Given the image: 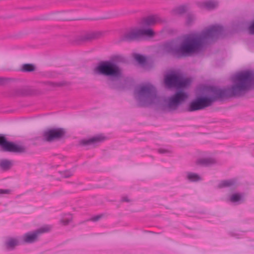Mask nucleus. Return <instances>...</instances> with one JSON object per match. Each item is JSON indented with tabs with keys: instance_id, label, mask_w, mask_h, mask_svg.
<instances>
[{
	"instance_id": "obj_1",
	"label": "nucleus",
	"mask_w": 254,
	"mask_h": 254,
	"mask_svg": "<svg viewBox=\"0 0 254 254\" xmlns=\"http://www.w3.org/2000/svg\"><path fill=\"white\" fill-rule=\"evenodd\" d=\"M224 30L219 25L206 28L199 32L185 35L182 41L167 43L161 47L164 54H170L178 57L190 56L200 51L209 43L222 36Z\"/></svg>"
},
{
	"instance_id": "obj_2",
	"label": "nucleus",
	"mask_w": 254,
	"mask_h": 254,
	"mask_svg": "<svg viewBox=\"0 0 254 254\" xmlns=\"http://www.w3.org/2000/svg\"><path fill=\"white\" fill-rule=\"evenodd\" d=\"M254 87V72L244 71L236 74L233 77L231 87L222 89L216 87H209L206 95L197 98L189 105L187 110L193 112L209 107L218 98L232 96H240Z\"/></svg>"
},
{
	"instance_id": "obj_3",
	"label": "nucleus",
	"mask_w": 254,
	"mask_h": 254,
	"mask_svg": "<svg viewBox=\"0 0 254 254\" xmlns=\"http://www.w3.org/2000/svg\"><path fill=\"white\" fill-rule=\"evenodd\" d=\"M134 97L142 105L151 106L158 110L173 112L188 98L186 93L179 91L167 98L157 95L155 87L150 83L137 86L134 90Z\"/></svg>"
},
{
	"instance_id": "obj_4",
	"label": "nucleus",
	"mask_w": 254,
	"mask_h": 254,
	"mask_svg": "<svg viewBox=\"0 0 254 254\" xmlns=\"http://www.w3.org/2000/svg\"><path fill=\"white\" fill-rule=\"evenodd\" d=\"M162 21L158 15H151L145 17L140 21L139 27L127 30L123 34L121 38L124 41H131L143 36L152 37L155 33L149 26L160 23Z\"/></svg>"
},
{
	"instance_id": "obj_5",
	"label": "nucleus",
	"mask_w": 254,
	"mask_h": 254,
	"mask_svg": "<svg viewBox=\"0 0 254 254\" xmlns=\"http://www.w3.org/2000/svg\"><path fill=\"white\" fill-rule=\"evenodd\" d=\"M95 75L107 77L110 81L118 80L122 76V68L115 63L106 61L100 63L93 70Z\"/></svg>"
},
{
	"instance_id": "obj_6",
	"label": "nucleus",
	"mask_w": 254,
	"mask_h": 254,
	"mask_svg": "<svg viewBox=\"0 0 254 254\" xmlns=\"http://www.w3.org/2000/svg\"><path fill=\"white\" fill-rule=\"evenodd\" d=\"M190 82L189 78H184L180 74L174 73L167 75L164 78L165 86L167 87H185Z\"/></svg>"
},
{
	"instance_id": "obj_7",
	"label": "nucleus",
	"mask_w": 254,
	"mask_h": 254,
	"mask_svg": "<svg viewBox=\"0 0 254 254\" xmlns=\"http://www.w3.org/2000/svg\"><path fill=\"white\" fill-rule=\"evenodd\" d=\"M52 228V226L50 225H44L34 231L24 234L22 236V240L26 243H34L38 241L39 237L41 235L50 232Z\"/></svg>"
},
{
	"instance_id": "obj_8",
	"label": "nucleus",
	"mask_w": 254,
	"mask_h": 254,
	"mask_svg": "<svg viewBox=\"0 0 254 254\" xmlns=\"http://www.w3.org/2000/svg\"><path fill=\"white\" fill-rule=\"evenodd\" d=\"M200 157L197 158L195 164L201 167H211L215 165L217 163V159L210 155V153L207 152L200 153Z\"/></svg>"
},
{
	"instance_id": "obj_9",
	"label": "nucleus",
	"mask_w": 254,
	"mask_h": 254,
	"mask_svg": "<svg viewBox=\"0 0 254 254\" xmlns=\"http://www.w3.org/2000/svg\"><path fill=\"white\" fill-rule=\"evenodd\" d=\"M65 133V130L62 128L50 129L44 132L43 139L48 142H52L63 137Z\"/></svg>"
},
{
	"instance_id": "obj_10",
	"label": "nucleus",
	"mask_w": 254,
	"mask_h": 254,
	"mask_svg": "<svg viewBox=\"0 0 254 254\" xmlns=\"http://www.w3.org/2000/svg\"><path fill=\"white\" fill-rule=\"evenodd\" d=\"M0 150L4 152H23L25 148L6 140L4 136H0Z\"/></svg>"
},
{
	"instance_id": "obj_11",
	"label": "nucleus",
	"mask_w": 254,
	"mask_h": 254,
	"mask_svg": "<svg viewBox=\"0 0 254 254\" xmlns=\"http://www.w3.org/2000/svg\"><path fill=\"white\" fill-rule=\"evenodd\" d=\"M196 5L202 10L212 11L219 7V1L218 0H207L204 1H197L196 2Z\"/></svg>"
},
{
	"instance_id": "obj_12",
	"label": "nucleus",
	"mask_w": 254,
	"mask_h": 254,
	"mask_svg": "<svg viewBox=\"0 0 254 254\" xmlns=\"http://www.w3.org/2000/svg\"><path fill=\"white\" fill-rule=\"evenodd\" d=\"M226 200L235 205L240 204L245 201V194L239 192L231 193L228 195Z\"/></svg>"
},
{
	"instance_id": "obj_13",
	"label": "nucleus",
	"mask_w": 254,
	"mask_h": 254,
	"mask_svg": "<svg viewBox=\"0 0 254 254\" xmlns=\"http://www.w3.org/2000/svg\"><path fill=\"white\" fill-rule=\"evenodd\" d=\"M239 183L236 179L223 180L218 184L217 188L222 189L224 188H234L239 185Z\"/></svg>"
},
{
	"instance_id": "obj_14",
	"label": "nucleus",
	"mask_w": 254,
	"mask_h": 254,
	"mask_svg": "<svg viewBox=\"0 0 254 254\" xmlns=\"http://www.w3.org/2000/svg\"><path fill=\"white\" fill-rule=\"evenodd\" d=\"M105 138L104 136L102 135H98L94 136L92 138L88 139H83L80 141V144L86 146L89 145H93L97 143L98 142H100L104 140Z\"/></svg>"
},
{
	"instance_id": "obj_15",
	"label": "nucleus",
	"mask_w": 254,
	"mask_h": 254,
	"mask_svg": "<svg viewBox=\"0 0 254 254\" xmlns=\"http://www.w3.org/2000/svg\"><path fill=\"white\" fill-rule=\"evenodd\" d=\"M102 35L101 32H90L86 33L80 37L82 41H90L99 38Z\"/></svg>"
},
{
	"instance_id": "obj_16",
	"label": "nucleus",
	"mask_w": 254,
	"mask_h": 254,
	"mask_svg": "<svg viewBox=\"0 0 254 254\" xmlns=\"http://www.w3.org/2000/svg\"><path fill=\"white\" fill-rule=\"evenodd\" d=\"M19 240L17 238H9L5 242V248L8 250H12L19 245Z\"/></svg>"
},
{
	"instance_id": "obj_17",
	"label": "nucleus",
	"mask_w": 254,
	"mask_h": 254,
	"mask_svg": "<svg viewBox=\"0 0 254 254\" xmlns=\"http://www.w3.org/2000/svg\"><path fill=\"white\" fill-rule=\"evenodd\" d=\"M13 165L12 160L6 159H0V168L3 171H7L11 169Z\"/></svg>"
},
{
	"instance_id": "obj_18",
	"label": "nucleus",
	"mask_w": 254,
	"mask_h": 254,
	"mask_svg": "<svg viewBox=\"0 0 254 254\" xmlns=\"http://www.w3.org/2000/svg\"><path fill=\"white\" fill-rule=\"evenodd\" d=\"M186 179L190 182H198L202 180L201 177L197 174L188 172L186 173Z\"/></svg>"
},
{
	"instance_id": "obj_19",
	"label": "nucleus",
	"mask_w": 254,
	"mask_h": 254,
	"mask_svg": "<svg viewBox=\"0 0 254 254\" xmlns=\"http://www.w3.org/2000/svg\"><path fill=\"white\" fill-rule=\"evenodd\" d=\"M72 216L70 214H64L61 219L60 222L64 226L68 225L72 220Z\"/></svg>"
},
{
	"instance_id": "obj_20",
	"label": "nucleus",
	"mask_w": 254,
	"mask_h": 254,
	"mask_svg": "<svg viewBox=\"0 0 254 254\" xmlns=\"http://www.w3.org/2000/svg\"><path fill=\"white\" fill-rule=\"evenodd\" d=\"M189 9L188 5H182L175 8L173 12L175 14H182L187 12Z\"/></svg>"
},
{
	"instance_id": "obj_21",
	"label": "nucleus",
	"mask_w": 254,
	"mask_h": 254,
	"mask_svg": "<svg viewBox=\"0 0 254 254\" xmlns=\"http://www.w3.org/2000/svg\"><path fill=\"white\" fill-rule=\"evenodd\" d=\"M195 16L192 14H189L186 18V23L188 25L191 24L195 20Z\"/></svg>"
},
{
	"instance_id": "obj_22",
	"label": "nucleus",
	"mask_w": 254,
	"mask_h": 254,
	"mask_svg": "<svg viewBox=\"0 0 254 254\" xmlns=\"http://www.w3.org/2000/svg\"><path fill=\"white\" fill-rule=\"evenodd\" d=\"M22 69L25 71H32L35 70V67L31 64H25L23 65Z\"/></svg>"
},
{
	"instance_id": "obj_23",
	"label": "nucleus",
	"mask_w": 254,
	"mask_h": 254,
	"mask_svg": "<svg viewBox=\"0 0 254 254\" xmlns=\"http://www.w3.org/2000/svg\"><path fill=\"white\" fill-rule=\"evenodd\" d=\"M134 58L135 60L139 64H143L145 62V57L141 55L138 54H135L134 55Z\"/></svg>"
},
{
	"instance_id": "obj_24",
	"label": "nucleus",
	"mask_w": 254,
	"mask_h": 254,
	"mask_svg": "<svg viewBox=\"0 0 254 254\" xmlns=\"http://www.w3.org/2000/svg\"><path fill=\"white\" fill-rule=\"evenodd\" d=\"M11 190L9 189H0V196L4 195L9 194L11 193Z\"/></svg>"
},
{
	"instance_id": "obj_25",
	"label": "nucleus",
	"mask_w": 254,
	"mask_h": 254,
	"mask_svg": "<svg viewBox=\"0 0 254 254\" xmlns=\"http://www.w3.org/2000/svg\"><path fill=\"white\" fill-rule=\"evenodd\" d=\"M248 32L250 34L254 35V20L250 23L248 28Z\"/></svg>"
},
{
	"instance_id": "obj_26",
	"label": "nucleus",
	"mask_w": 254,
	"mask_h": 254,
	"mask_svg": "<svg viewBox=\"0 0 254 254\" xmlns=\"http://www.w3.org/2000/svg\"><path fill=\"white\" fill-rule=\"evenodd\" d=\"M158 152L161 154H168L170 153L171 151L165 148H160L158 149Z\"/></svg>"
},
{
	"instance_id": "obj_27",
	"label": "nucleus",
	"mask_w": 254,
	"mask_h": 254,
	"mask_svg": "<svg viewBox=\"0 0 254 254\" xmlns=\"http://www.w3.org/2000/svg\"><path fill=\"white\" fill-rule=\"evenodd\" d=\"M102 215H97L96 216L93 217L91 219V220L93 221H97L102 217Z\"/></svg>"
},
{
	"instance_id": "obj_28",
	"label": "nucleus",
	"mask_w": 254,
	"mask_h": 254,
	"mask_svg": "<svg viewBox=\"0 0 254 254\" xmlns=\"http://www.w3.org/2000/svg\"><path fill=\"white\" fill-rule=\"evenodd\" d=\"M72 175V173L70 171H67L65 172L64 177L65 178L69 177Z\"/></svg>"
},
{
	"instance_id": "obj_29",
	"label": "nucleus",
	"mask_w": 254,
	"mask_h": 254,
	"mask_svg": "<svg viewBox=\"0 0 254 254\" xmlns=\"http://www.w3.org/2000/svg\"><path fill=\"white\" fill-rule=\"evenodd\" d=\"M54 86H61L63 85V84L61 83H53L52 84Z\"/></svg>"
},
{
	"instance_id": "obj_30",
	"label": "nucleus",
	"mask_w": 254,
	"mask_h": 254,
	"mask_svg": "<svg viewBox=\"0 0 254 254\" xmlns=\"http://www.w3.org/2000/svg\"><path fill=\"white\" fill-rule=\"evenodd\" d=\"M123 200L124 201H126V202H129V199L127 197H123Z\"/></svg>"
},
{
	"instance_id": "obj_31",
	"label": "nucleus",
	"mask_w": 254,
	"mask_h": 254,
	"mask_svg": "<svg viewBox=\"0 0 254 254\" xmlns=\"http://www.w3.org/2000/svg\"><path fill=\"white\" fill-rule=\"evenodd\" d=\"M1 80L0 79V83H1Z\"/></svg>"
}]
</instances>
